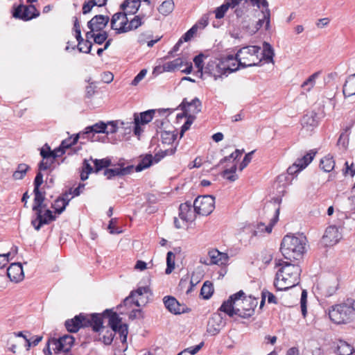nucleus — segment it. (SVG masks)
Listing matches in <instances>:
<instances>
[{
    "instance_id": "nucleus-1",
    "label": "nucleus",
    "mask_w": 355,
    "mask_h": 355,
    "mask_svg": "<svg viewBox=\"0 0 355 355\" xmlns=\"http://www.w3.org/2000/svg\"><path fill=\"white\" fill-rule=\"evenodd\" d=\"M258 304L256 298L246 297L243 291L231 295L220 306L219 311L227 314L230 317L236 315L247 318L254 314V309Z\"/></svg>"
},
{
    "instance_id": "nucleus-2",
    "label": "nucleus",
    "mask_w": 355,
    "mask_h": 355,
    "mask_svg": "<svg viewBox=\"0 0 355 355\" xmlns=\"http://www.w3.org/2000/svg\"><path fill=\"white\" fill-rule=\"evenodd\" d=\"M277 265L281 266L274 282L277 290H288L299 284L302 272L299 265L282 260H279Z\"/></svg>"
},
{
    "instance_id": "nucleus-3",
    "label": "nucleus",
    "mask_w": 355,
    "mask_h": 355,
    "mask_svg": "<svg viewBox=\"0 0 355 355\" xmlns=\"http://www.w3.org/2000/svg\"><path fill=\"white\" fill-rule=\"evenodd\" d=\"M306 243V238L303 234H288L282 239L280 250L286 259H298L304 253Z\"/></svg>"
},
{
    "instance_id": "nucleus-4",
    "label": "nucleus",
    "mask_w": 355,
    "mask_h": 355,
    "mask_svg": "<svg viewBox=\"0 0 355 355\" xmlns=\"http://www.w3.org/2000/svg\"><path fill=\"white\" fill-rule=\"evenodd\" d=\"M328 315L330 320L337 324H345L355 319V313L348 306L347 302L333 305L329 308Z\"/></svg>"
},
{
    "instance_id": "nucleus-5",
    "label": "nucleus",
    "mask_w": 355,
    "mask_h": 355,
    "mask_svg": "<svg viewBox=\"0 0 355 355\" xmlns=\"http://www.w3.org/2000/svg\"><path fill=\"white\" fill-rule=\"evenodd\" d=\"M261 48L257 46H248L241 48L236 53L239 64L243 67L257 65L261 61L259 57Z\"/></svg>"
},
{
    "instance_id": "nucleus-6",
    "label": "nucleus",
    "mask_w": 355,
    "mask_h": 355,
    "mask_svg": "<svg viewBox=\"0 0 355 355\" xmlns=\"http://www.w3.org/2000/svg\"><path fill=\"white\" fill-rule=\"evenodd\" d=\"M150 295V291L148 286L139 287L123 300V304L125 306H131L132 304L138 307L143 306L148 303Z\"/></svg>"
},
{
    "instance_id": "nucleus-7",
    "label": "nucleus",
    "mask_w": 355,
    "mask_h": 355,
    "mask_svg": "<svg viewBox=\"0 0 355 355\" xmlns=\"http://www.w3.org/2000/svg\"><path fill=\"white\" fill-rule=\"evenodd\" d=\"M193 207L196 214L208 216L215 208V198L212 196H198L194 200Z\"/></svg>"
},
{
    "instance_id": "nucleus-8",
    "label": "nucleus",
    "mask_w": 355,
    "mask_h": 355,
    "mask_svg": "<svg viewBox=\"0 0 355 355\" xmlns=\"http://www.w3.org/2000/svg\"><path fill=\"white\" fill-rule=\"evenodd\" d=\"M222 57L210 60L204 69V73L212 76L215 80L227 76Z\"/></svg>"
},
{
    "instance_id": "nucleus-9",
    "label": "nucleus",
    "mask_w": 355,
    "mask_h": 355,
    "mask_svg": "<svg viewBox=\"0 0 355 355\" xmlns=\"http://www.w3.org/2000/svg\"><path fill=\"white\" fill-rule=\"evenodd\" d=\"M74 338L68 334H65L59 338H51L49 340L48 344H51L53 346V350L55 353L60 352H69L74 343Z\"/></svg>"
},
{
    "instance_id": "nucleus-10",
    "label": "nucleus",
    "mask_w": 355,
    "mask_h": 355,
    "mask_svg": "<svg viewBox=\"0 0 355 355\" xmlns=\"http://www.w3.org/2000/svg\"><path fill=\"white\" fill-rule=\"evenodd\" d=\"M40 15V12L36 9L34 5L24 6L20 3L13 12V17L22 19L24 21H28L33 18H36Z\"/></svg>"
},
{
    "instance_id": "nucleus-11",
    "label": "nucleus",
    "mask_w": 355,
    "mask_h": 355,
    "mask_svg": "<svg viewBox=\"0 0 355 355\" xmlns=\"http://www.w3.org/2000/svg\"><path fill=\"white\" fill-rule=\"evenodd\" d=\"M35 213L36 217L32 220L31 224L37 231H39L42 225H47L55 220V216L50 209H45L44 213L40 211V216L38 211Z\"/></svg>"
},
{
    "instance_id": "nucleus-12",
    "label": "nucleus",
    "mask_w": 355,
    "mask_h": 355,
    "mask_svg": "<svg viewBox=\"0 0 355 355\" xmlns=\"http://www.w3.org/2000/svg\"><path fill=\"white\" fill-rule=\"evenodd\" d=\"M225 322L222 315L219 313H215L209 320L207 331L210 335L215 336L220 332L221 328L225 326Z\"/></svg>"
},
{
    "instance_id": "nucleus-13",
    "label": "nucleus",
    "mask_w": 355,
    "mask_h": 355,
    "mask_svg": "<svg viewBox=\"0 0 355 355\" xmlns=\"http://www.w3.org/2000/svg\"><path fill=\"white\" fill-rule=\"evenodd\" d=\"M315 152L310 150L302 158L297 159L295 162L288 168L289 174L295 173L304 168L309 164L311 162L315 155Z\"/></svg>"
},
{
    "instance_id": "nucleus-14",
    "label": "nucleus",
    "mask_w": 355,
    "mask_h": 355,
    "mask_svg": "<svg viewBox=\"0 0 355 355\" xmlns=\"http://www.w3.org/2000/svg\"><path fill=\"white\" fill-rule=\"evenodd\" d=\"M128 21L127 13H115L111 19V28L117 33H126L127 31H122V29L127 28Z\"/></svg>"
},
{
    "instance_id": "nucleus-15",
    "label": "nucleus",
    "mask_w": 355,
    "mask_h": 355,
    "mask_svg": "<svg viewBox=\"0 0 355 355\" xmlns=\"http://www.w3.org/2000/svg\"><path fill=\"white\" fill-rule=\"evenodd\" d=\"M7 275L11 282H19L24 277V271L20 263H13L7 269Z\"/></svg>"
},
{
    "instance_id": "nucleus-16",
    "label": "nucleus",
    "mask_w": 355,
    "mask_h": 355,
    "mask_svg": "<svg viewBox=\"0 0 355 355\" xmlns=\"http://www.w3.org/2000/svg\"><path fill=\"white\" fill-rule=\"evenodd\" d=\"M83 321H85L84 326H85V327H92V329L96 332L104 328L103 326L102 316L99 314L93 313L91 315H85Z\"/></svg>"
},
{
    "instance_id": "nucleus-17",
    "label": "nucleus",
    "mask_w": 355,
    "mask_h": 355,
    "mask_svg": "<svg viewBox=\"0 0 355 355\" xmlns=\"http://www.w3.org/2000/svg\"><path fill=\"white\" fill-rule=\"evenodd\" d=\"M166 110H148L147 111L141 112L139 114L135 113L134 121L138 122L141 125H145L148 123L153 119L155 113H165Z\"/></svg>"
},
{
    "instance_id": "nucleus-18",
    "label": "nucleus",
    "mask_w": 355,
    "mask_h": 355,
    "mask_svg": "<svg viewBox=\"0 0 355 355\" xmlns=\"http://www.w3.org/2000/svg\"><path fill=\"white\" fill-rule=\"evenodd\" d=\"M191 202L182 203L179 207V216L183 221H191L196 214Z\"/></svg>"
},
{
    "instance_id": "nucleus-19",
    "label": "nucleus",
    "mask_w": 355,
    "mask_h": 355,
    "mask_svg": "<svg viewBox=\"0 0 355 355\" xmlns=\"http://www.w3.org/2000/svg\"><path fill=\"white\" fill-rule=\"evenodd\" d=\"M180 106L184 112H190L193 116L201 112L202 103L197 97L194 98L191 101L189 102L186 98L183 100Z\"/></svg>"
},
{
    "instance_id": "nucleus-20",
    "label": "nucleus",
    "mask_w": 355,
    "mask_h": 355,
    "mask_svg": "<svg viewBox=\"0 0 355 355\" xmlns=\"http://www.w3.org/2000/svg\"><path fill=\"white\" fill-rule=\"evenodd\" d=\"M109 19L107 16L96 15L87 23V26L92 31H100L106 26Z\"/></svg>"
},
{
    "instance_id": "nucleus-21",
    "label": "nucleus",
    "mask_w": 355,
    "mask_h": 355,
    "mask_svg": "<svg viewBox=\"0 0 355 355\" xmlns=\"http://www.w3.org/2000/svg\"><path fill=\"white\" fill-rule=\"evenodd\" d=\"M163 300L166 308L171 313L175 315L184 313V306L181 305L175 297L170 296L164 297Z\"/></svg>"
},
{
    "instance_id": "nucleus-22",
    "label": "nucleus",
    "mask_w": 355,
    "mask_h": 355,
    "mask_svg": "<svg viewBox=\"0 0 355 355\" xmlns=\"http://www.w3.org/2000/svg\"><path fill=\"white\" fill-rule=\"evenodd\" d=\"M222 59L223 61L225 72L227 76L228 74L236 71L239 69V67L241 64H239V59L237 58L236 54L235 56L234 55H227L222 56Z\"/></svg>"
},
{
    "instance_id": "nucleus-23",
    "label": "nucleus",
    "mask_w": 355,
    "mask_h": 355,
    "mask_svg": "<svg viewBox=\"0 0 355 355\" xmlns=\"http://www.w3.org/2000/svg\"><path fill=\"white\" fill-rule=\"evenodd\" d=\"M83 318H85V314L80 313L71 320H67L65 322V327L67 331L71 333H76L80 328L85 327V326H84L85 321H83Z\"/></svg>"
},
{
    "instance_id": "nucleus-24",
    "label": "nucleus",
    "mask_w": 355,
    "mask_h": 355,
    "mask_svg": "<svg viewBox=\"0 0 355 355\" xmlns=\"http://www.w3.org/2000/svg\"><path fill=\"white\" fill-rule=\"evenodd\" d=\"M134 171L133 166H128L126 167H116L114 168H107L104 171V175L107 179H111L115 176H124L131 173Z\"/></svg>"
},
{
    "instance_id": "nucleus-25",
    "label": "nucleus",
    "mask_w": 355,
    "mask_h": 355,
    "mask_svg": "<svg viewBox=\"0 0 355 355\" xmlns=\"http://www.w3.org/2000/svg\"><path fill=\"white\" fill-rule=\"evenodd\" d=\"M340 239V233L336 226L328 227L323 236L324 242L328 245H334L338 243Z\"/></svg>"
},
{
    "instance_id": "nucleus-26",
    "label": "nucleus",
    "mask_w": 355,
    "mask_h": 355,
    "mask_svg": "<svg viewBox=\"0 0 355 355\" xmlns=\"http://www.w3.org/2000/svg\"><path fill=\"white\" fill-rule=\"evenodd\" d=\"M105 123L103 121H99L93 125L88 126L85 128V132L81 134L83 138H87L93 141L92 137L95 133H103Z\"/></svg>"
},
{
    "instance_id": "nucleus-27",
    "label": "nucleus",
    "mask_w": 355,
    "mask_h": 355,
    "mask_svg": "<svg viewBox=\"0 0 355 355\" xmlns=\"http://www.w3.org/2000/svg\"><path fill=\"white\" fill-rule=\"evenodd\" d=\"M242 1H244L248 6L250 2L252 6H256L259 8H263V10H261V12L264 15L265 19H267V26H269L270 10L268 8V2L266 0H242Z\"/></svg>"
},
{
    "instance_id": "nucleus-28",
    "label": "nucleus",
    "mask_w": 355,
    "mask_h": 355,
    "mask_svg": "<svg viewBox=\"0 0 355 355\" xmlns=\"http://www.w3.org/2000/svg\"><path fill=\"white\" fill-rule=\"evenodd\" d=\"M242 0H227L223 5L218 7L216 10V18L221 19L230 8H234L241 3Z\"/></svg>"
},
{
    "instance_id": "nucleus-29",
    "label": "nucleus",
    "mask_w": 355,
    "mask_h": 355,
    "mask_svg": "<svg viewBox=\"0 0 355 355\" xmlns=\"http://www.w3.org/2000/svg\"><path fill=\"white\" fill-rule=\"evenodd\" d=\"M184 62L181 58H177L170 62L164 63L162 66H158L156 69L159 72L162 71H173L178 69L183 65Z\"/></svg>"
},
{
    "instance_id": "nucleus-30",
    "label": "nucleus",
    "mask_w": 355,
    "mask_h": 355,
    "mask_svg": "<svg viewBox=\"0 0 355 355\" xmlns=\"http://www.w3.org/2000/svg\"><path fill=\"white\" fill-rule=\"evenodd\" d=\"M76 37L78 42V49L80 52L88 53L90 52L92 44L88 40H84L81 36L80 29L76 30Z\"/></svg>"
},
{
    "instance_id": "nucleus-31",
    "label": "nucleus",
    "mask_w": 355,
    "mask_h": 355,
    "mask_svg": "<svg viewBox=\"0 0 355 355\" xmlns=\"http://www.w3.org/2000/svg\"><path fill=\"white\" fill-rule=\"evenodd\" d=\"M343 93L345 97L355 95V73L346 79L343 85Z\"/></svg>"
},
{
    "instance_id": "nucleus-32",
    "label": "nucleus",
    "mask_w": 355,
    "mask_h": 355,
    "mask_svg": "<svg viewBox=\"0 0 355 355\" xmlns=\"http://www.w3.org/2000/svg\"><path fill=\"white\" fill-rule=\"evenodd\" d=\"M209 256L210 257V263L217 265L224 264L228 259L226 254L221 253L217 250L209 251Z\"/></svg>"
},
{
    "instance_id": "nucleus-33",
    "label": "nucleus",
    "mask_w": 355,
    "mask_h": 355,
    "mask_svg": "<svg viewBox=\"0 0 355 355\" xmlns=\"http://www.w3.org/2000/svg\"><path fill=\"white\" fill-rule=\"evenodd\" d=\"M103 317L108 318V324L112 328V331L116 332V329L121 324V318L116 313H110L108 310L104 312Z\"/></svg>"
},
{
    "instance_id": "nucleus-34",
    "label": "nucleus",
    "mask_w": 355,
    "mask_h": 355,
    "mask_svg": "<svg viewBox=\"0 0 355 355\" xmlns=\"http://www.w3.org/2000/svg\"><path fill=\"white\" fill-rule=\"evenodd\" d=\"M34 205L33 206V211L36 212L38 211V215L40 216V210L42 207L43 202L45 200L44 193H42L39 189H34Z\"/></svg>"
},
{
    "instance_id": "nucleus-35",
    "label": "nucleus",
    "mask_w": 355,
    "mask_h": 355,
    "mask_svg": "<svg viewBox=\"0 0 355 355\" xmlns=\"http://www.w3.org/2000/svg\"><path fill=\"white\" fill-rule=\"evenodd\" d=\"M140 0H125L121 7L123 10H127L128 13L135 14L140 7Z\"/></svg>"
},
{
    "instance_id": "nucleus-36",
    "label": "nucleus",
    "mask_w": 355,
    "mask_h": 355,
    "mask_svg": "<svg viewBox=\"0 0 355 355\" xmlns=\"http://www.w3.org/2000/svg\"><path fill=\"white\" fill-rule=\"evenodd\" d=\"M145 17L144 15H136L130 20V21H128V26L127 28H123L122 31H130L134 29L137 28L140 26H141L144 23L143 19Z\"/></svg>"
},
{
    "instance_id": "nucleus-37",
    "label": "nucleus",
    "mask_w": 355,
    "mask_h": 355,
    "mask_svg": "<svg viewBox=\"0 0 355 355\" xmlns=\"http://www.w3.org/2000/svg\"><path fill=\"white\" fill-rule=\"evenodd\" d=\"M267 62H273L274 51L271 45L264 42L263 44V52L259 53Z\"/></svg>"
},
{
    "instance_id": "nucleus-38",
    "label": "nucleus",
    "mask_w": 355,
    "mask_h": 355,
    "mask_svg": "<svg viewBox=\"0 0 355 355\" xmlns=\"http://www.w3.org/2000/svg\"><path fill=\"white\" fill-rule=\"evenodd\" d=\"M335 166V162L332 157L327 155L320 160V167L324 172L331 171Z\"/></svg>"
},
{
    "instance_id": "nucleus-39",
    "label": "nucleus",
    "mask_w": 355,
    "mask_h": 355,
    "mask_svg": "<svg viewBox=\"0 0 355 355\" xmlns=\"http://www.w3.org/2000/svg\"><path fill=\"white\" fill-rule=\"evenodd\" d=\"M320 72L317 71L311 75L302 84V88L309 92L315 86L316 79L318 78Z\"/></svg>"
},
{
    "instance_id": "nucleus-40",
    "label": "nucleus",
    "mask_w": 355,
    "mask_h": 355,
    "mask_svg": "<svg viewBox=\"0 0 355 355\" xmlns=\"http://www.w3.org/2000/svg\"><path fill=\"white\" fill-rule=\"evenodd\" d=\"M153 161H155V157H153L152 155H147L137 165V166L135 167V171L137 172H140L150 167L153 163Z\"/></svg>"
},
{
    "instance_id": "nucleus-41",
    "label": "nucleus",
    "mask_w": 355,
    "mask_h": 355,
    "mask_svg": "<svg viewBox=\"0 0 355 355\" xmlns=\"http://www.w3.org/2000/svg\"><path fill=\"white\" fill-rule=\"evenodd\" d=\"M29 169V166L26 164H18L17 170L12 174L13 178L17 180H22Z\"/></svg>"
},
{
    "instance_id": "nucleus-42",
    "label": "nucleus",
    "mask_w": 355,
    "mask_h": 355,
    "mask_svg": "<svg viewBox=\"0 0 355 355\" xmlns=\"http://www.w3.org/2000/svg\"><path fill=\"white\" fill-rule=\"evenodd\" d=\"M174 9V3L173 0H166L158 8L159 13L164 15H168Z\"/></svg>"
},
{
    "instance_id": "nucleus-43",
    "label": "nucleus",
    "mask_w": 355,
    "mask_h": 355,
    "mask_svg": "<svg viewBox=\"0 0 355 355\" xmlns=\"http://www.w3.org/2000/svg\"><path fill=\"white\" fill-rule=\"evenodd\" d=\"M214 293V287L212 283L210 282H205L200 290V295L205 300H208L211 297Z\"/></svg>"
},
{
    "instance_id": "nucleus-44",
    "label": "nucleus",
    "mask_w": 355,
    "mask_h": 355,
    "mask_svg": "<svg viewBox=\"0 0 355 355\" xmlns=\"http://www.w3.org/2000/svg\"><path fill=\"white\" fill-rule=\"evenodd\" d=\"M67 205V200L58 198L52 205V207L55 209L56 214H60L64 211Z\"/></svg>"
},
{
    "instance_id": "nucleus-45",
    "label": "nucleus",
    "mask_w": 355,
    "mask_h": 355,
    "mask_svg": "<svg viewBox=\"0 0 355 355\" xmlns=\"http://www.w3.org/2000/svg\"><path fill=\"white\" fill-rule=\"evenodd\" d=\"M123 125L124 123L123 121H109L105 123V128H104V132L107 135L113 134L117 132L119 128V125Z\"/></svg>"
},
{
    "instance_id": "nucleus-46",
    "label": "nucleus",
    "mask_w": 355,
    "mask_h": 355,
    "mask_svg": "<svg viewBox=\"0 0 355 355\" xmlns=\"http://www.w3.org/2000/svg\"><path fill=\"white\" fill-rule=\"evenodd\" d=\"M353 351L354 348L345 341H340L338 345V352L340 355H351Z\"/></svg>"
},
{
    "instance_id": "nucleus-47",
    "label": "nucleus",
    "mask_w": 355,
    "mask_h": 355,
    "mask_svg": "<svg viewBox=\"0 0 355 355\" xmlns=\"http://www.w3.org/2000/svg\"><path fill=\"white\" fill-rule=\"evenodd\" d=\"M316 114L311 113V114H306L302 119V124L304 127L311 126L314 127L317 125Z\"/></svg>"
},
{
    "instance_id": "nucleus-48",
    "label": "nucleus",
    "mask_w": 355,
    "mask_h": 355,
    "mask_svg": "<svg viewBox=\"0 0 355 355\" xmlns=\"http://www.w3.org/2000/svg\"><path fill=\"white\" fill-rule=\"evenodd\" d=\"M91 159L93 161L95 166L94 172L98 173L103 168H106L111 164V161L109 159Z\"/></svg>"
},
{
    "instance_id": "nucleus-49",
    "label": "nucleus",
    "mask_w": 355,
    "mask_h": 355,
    "mask_svg": "<svg viewBox=\"0 0 355 355\" xmlns=\"http://www.w3.org/2000/svg\"><path fill=\"white\" fill-rule=\"evenodd\" d=\"M175 254L172 252H168L166 255V265L167 267L165 273L169 275L175 268Z\"/></svg>"
},
{
    "instance_id": "nucleus-50",
    "label": "nucleus",
    "mask_w": 355,
    "mask_h": 355,
    "mask_svg": "<svg viewBox=\"0 0 355 355\" xmlns=\"http://www.w3.org/2000/svg\"><path fill=\"white\" fill-rule=\"evenodd\" d=\"M263 23H266L265 29L266 31L270 30V21L269 22V26H267V19H265L264 15H263L262 19H259V21L255 24L252 25V28L250 30V35H254V33H256L263 26Z\"/></svg>"
},
{
    "instance_id": "nucleus-51",
    "label": "nucleus",
    "mask_w": 355,
    "mask_h": 355,
    "mask_svg": "<svg viewBox=\"0 0 355 355\" xmlns=\"http://www.w3.org/2000/svg\"><path fill=\"white\" fill-rule=\"evenodd\" d=\"M236 171V165L234 164L230 168L225 169L223 173V176L226 179L234 182L237 179V175L235 174Z\"/></svg>"
},
{
    "instance_id": "nucleus-52",
    "label": "nucleus",
    "mask_w": 355,
    "mask_h": 355,
    "mask_svg": "<svg viewBox=\"0 0 355 355\" xmlns=\"http://www.w3.org/2000/svg\"><path fill=\"white\" fill-rule=\"evenodd\" d=\"M160 137L162 142L168 144L173 143L176 138V135L171 131L161 132Z\"/></svg>"
},
{
    "instance_id": "nucleus-53",
    "label": "nucleus",
    "mask_w": 355,
    "mask_h": 355,
    "mask_svg": "<svg viewBox=\"0 0 355 355\" xmlns=\"http://www.w3.org/2000/svg\"><path fill=\"white\" fill-rule=\"evenodd\" d=\"M176 151V147L170 148L164 150H161L155 155V162L157 163L161 159L168 155H173Z\"/></svg>"
},
{
    "instance_id": "nucleus-54",
    "label": "nucleus",
    "mask_w": 355,
    "mask_h": 355,
    "mask_svg": "<svg viewBox=\"0 0 355 355\" xmlns=\"http://www.w3.org/2000/svg\"><path fill=\"white\" fill-rule=\"evenodd\" d=\"M248 5L245 3L244 1H241L239 6H236V8L234 11L237 18L243 19L245 17V14L248 11Z\"/></svg>"
},
{
    "instance_id": "nucleus-55",
    "label": "nucleus",
    "mask_w": 355,
    "mask_h": 355,
    "mask_svg": "<svg viewBox=\"0 0 355 355\" xmlns=\"http://www.w3.org/2000/svg\"><path fill=\"white\" fill-rule=\"evenodd\" d=\"M80 134L76 135L73 138L69 137L64 140H63L60 144L62 148H64L65 150L70 148L71 146L76 144L78 142L79 137H80Z\"/></svg>"
},
{
    "instance_id": "nucleus-56",
    "label": "nucleus",
    "mask_w": 355,
    "mask_h": 355,
    "mask_svg": "<svg viewBox=\"0 0 355 355\" xmlns=\"http://www.w3.org/2000/svg\"><path fill=\"white\" fill-rule=\"evenodd\" d=\"M349 128L345 129V132H342L338 140V145L341 146L344 149H346L349 144V135L347 134Z\"/></svg>"
},
{
    "instance_id": "nucleus-57",
    "label": "nucleus",
    "mask_w": 355,
    "mask_h": 355,
    "mask_svg": "<svg viewBox=\"0 0 355 355\" xmlns=\"http://www.w3.org/2000/svg\"><path fill=\"white\" fill-rule=\"evenodd\" d=\"M240 25L243 30H245L247 33H248L250 35V30L252 29L254 23L252 21V19L250 17H248V16H246L243 19H241Z\"/></svg>"
},
{
    "instance_id": "nucleus-58",
    "label": "nucleus",
    "mask_w": 355,
    "mask_h": 355,
    "mask_svg": "<svg viewBox=\"0 0 355 355\" xmlns=\"http://www.w3.org/2000/svg\"><path fill=\"white\" fill-rule=\"evenodd\" d=\"M279 214V209H276L275 210V214H274L273 217L270 219L269 224L265 227V231L267 233L269 234L272 232V227L276 224V223L278 220Z\"/></svg>"
},
{
    "instance_id": "nucleus-59",
    "label": "nucleus",
    "mask_w": 355,
    "mask_h": 355,
    "mask_svg": "<svg viewBox=\"0 0 355 355\" xmlns=\"http://www.w3.org/2000/svg\"><path fill=\"white\" fill-rule=\"evenodd\" d=\"M116 332H118L120 335V338L122 343L126 342L127 336H128V326L125 324H122L119 326L116 329Z\"/></svg>"
},
{
    "instance_id": "nucleus-60",
    "label": "nucleus",
    "mask_w": 355,
    "mask_h": 355,
    "mask_svg": "<svg viewBox=\"0 0 355 355\" xmlns=\"http://www.w3.org/2000/svg\"><path fill=\"white\" fill-rule=\"evenodd\" d=\"M204 57H205L204 55L202 53H200V54L196 55L193 58V62H194L196 67L198 69V71H200L202 75L203 73V70L205 69V68H203V64H202Z\"/></svg>"
},
{
    "instance_id": "nucleus-61",
    "label": "nucleus",
    "mask_w": 355,
    "mask_h": 355,
    "mask_svg": "<svg viewBox=\"0 0 355 355\" xmlns=\"http://www.w3.org/2000/svg\"><path fill=\"white\" fill-rule=\"evenodd\" d=\"M253 153L254 151H251L250 153H248L245 155L243 161L241 162L239 166L240 171L243 170L251 162Z\"/></svg>"
},
{
    "instance_id": "nucleus-62",
    "label": "nucleus",
    "mask_w": 355,
    "mask_h": 355,
    "mask_svg": "<svg viewBox=\"0 0 355 355\" xmlns=\"http://www.w3.org/2000/svg\"><path fill=\"white\" fill-rule=\"evenodd\" d=\"M195 119V116L189 114L187 121L183 124L181 128V136L183 135L184 132L190 128L191 125Z\"/></svg>"
},
{
    "instance_id": "nucleus-63",
    "label": "nucleus",
    "mask_w": 355,
    "mask_h": 355,
    "mask_svg": "<svg viewBox=\"0 0 355 355\" xmlns=\"http://www.w3.org/2000/svg\"><path fill=\"white\" fill-rule=\"evenodd\" d=\"M107 33L105 31L96 34L94 36V42L98 44H102L107 38Z\"/></svg>"
},
{
    "instance_id": "nucleus-64",
    "label": "nucleus",
    "mask_w": 355,
    "mask_h": 355,
    "mask_svg": "<svg viewBox=\"0 0 355 355\" xmlns=\"http://www.w3.org/2000/svg\"><path fill=\"white\" fill-rule=\"evenodd\" d=\"M47 150H45L44 148H42L40 151L41 156L42 157L43 159H51L54 160L55 157L53 155V151L51 150L50 148L47 146Z\"/></svg>"
}]
</instances>
